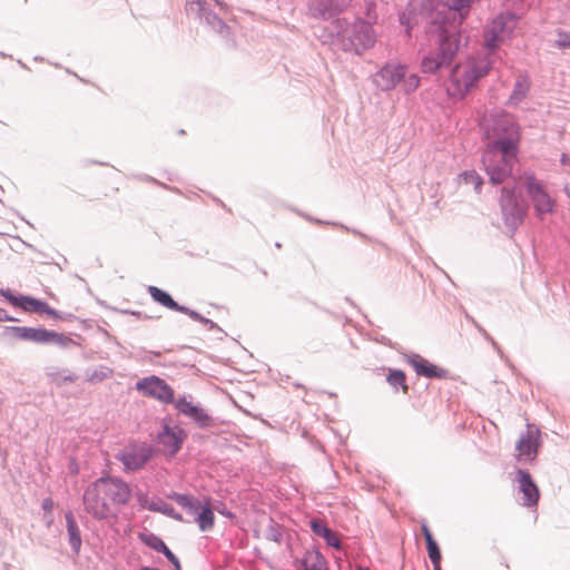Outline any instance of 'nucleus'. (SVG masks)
I'll return each mask as SVG.
<instances>
[{
  "label": "nucleus",
  "mask_w": 570,
  "mask_h": 570,
  "mask_svg": "<svg viewBox=\"0 0 570 570\" xmlns=\"http://www.w3.org/2000/svg\"><path fill=\"white\" fill-rule=\"evenodd\" d=\"M131 498L130 487L117 478H100L83 493V504L88 513L97 519L114 515L118 508Z\"/></svg>",
  "instance_id": "nucleus-1"
},
{
  "label": "nucleus",
  "mask_w": 570,
  "mask_h": 570,
  "mask_svg": "<svg viewBox=\"0 0 570 570\" xmlns=\"http://www.w3.org/2000/svg\"><path fill=\"white\" fill-rule=\"evenodd\" d=\"M483 128L489 140L488 150L502 151L503 160H509L518 151L521 139L520 127L515 119L508 114L492 115L483 121Z\"/></svg>",
  "instance_id": "nucleus-2"
},
{
  "label": "nucleus",
  "mask_w": 570,
  "mask_h": 570,
  "mask_svg": "<svg viewBox=\"0 0 570 570\" xmlns=\"http://www.w3.org/2000/svg\"><path fill=\"white\" fill-rule=\"evenodd\" d=\"M429 32L431 37L435 38L438 49L435 53L422 59L421 70L425 73H433L448 66L456 56L460 49L461 35L454 26H445L442 22H434Z\"/></svg>",
  "instance_id": "nucleus-3"
},
{
  "label": "nucleus",
  "mask_w": 570,
  "mask_h": 570,
  "mask_svg": "<svg viewBox=\"0 0 570 570\" xmlns=\"http://www.w3.org/2000/svg\"><path fill=\"white\" fill-rule=\"evenodd\" d=\"M489 70L490 63L485 59L466 58L452 69L448 92L454 98H463Z\"/></svg>",
  "instance_id": "nucleus-4"
},
{
  "label": "nucleus",
  "mask_w": 570,
  "mask_h": 570,
  "mask_svg": "<svg viewBox=\"0 0 570 570\" xmlns=\"http://www.w3.org/2000/svg\"><path fill=\"white\" fill-rule=\"evenodd\" d=\"M517 27V18L511 13H501L494 18L484 31V45L488 49L499 48L510 38Z\"/></svg>",
  "instance_id": "nucleus-5"
},
{
  "label": "nucleus",
  "mask_w": 570,
  "mask_h": 570,
  "mask_svg": "<svg viewBox=\"0 0 570 570\" xmlns=\"http://www.w3.org/2000/svg\"><path fill=\"white\" fill-rule=\"evenodd\" d=\"M517 153L509 160H503L502 151L487 150L483 156V164L487 173L490 176V180L493 184H501L511 174L512 166L517 159Z\"/></svg>",
  "instance_id": "nucleus-6"
},
{
  "label": "nucleus",
  "mask_w": 570,
  "mask_h": 570,
  "mask_svg": "<svg viewBox=\"0 0 570 570\" xmlns=\"http://www.w3.org/2000/svg\"><path fill=\"white\" fill-rule=\"evenodd\" d=\"M525 186L532 199L533 207L538 216L551 214L554 210L556 203L546 191L542 184L532 176H525Z\"/></svg>",
  "instance_id": "nucleus-7"
},
{
  "label": "nucleus",
  "mask_w": 570,
  "mask_h": 570,
  "mask_svg": "<svg viewBox=\"0 0 570 570\" xmlns=\"http://www.w3.org/2000/svg\"><path fill=\"white\" fill-rule=\"evenodd\" d=\"M540 448V430L534 425H528L515 444L517 459L519 461H533Z\"/></svg>",
  "instance_id": "nucleus-8"
},
{
  "label": "nucleus",
  "mask_w": 570,
  "mask_h": 570,
  "mask_svg": "<svg viewBox=\"0 0 570 570\" xmlns=\"http://www.w3.org/2000/svg\"><path fill=\"white\" fill-rule=\"evenodd\" d=\"M136 387L145 395L157 399L164 403H170L174 400V390L164 380L157 376L140 380Z\"/></svg>",
  "instance_id": "nucleus-9"
},
{
  "label": "nucleus",
  "mask_w": 570,
  "mask_h": 570,
  "mask_svg": "<svg viewBox=\"0 0 570 570\" xmlns=\"http://www.w3.org/2000/svg\"><path fill=\"white\" fill-rule=\"evenodd\" d=\"M151 454V448L142 443L126 448L118 458L124 463L127 471H136L141 469L150 460Z\"/></svg>",
  "instance_id": "nucleus-10"
},
{
  "label": "nucleus",
  "mask_w": 570,
  "mask_h": 570,
  "mask_svg": "<svg viewBox=\"0 0 570 570\" xmlns=\"http://www.w3.org/2000/svg\"><path fill=\"white\" fill-rule=\"evenodd\" d=\"M186 432L178 425H165L158 434V443L163 446L164 453L174 456L186 440Z\"/></svg>",
  "instance_id": "nucleus-11"
},
{
  "label": "nucleus",
  "mask_w": 570,
  "mask_h": 570,
  "mask_svg": "<svg viewBox=\"0 0 570 570\" xmlns=\"http://www.w3.org/2000/svg\"><path fill=\"white\" fill-rule=\"evenodd\" d=\"M178 503L187 508L189 512L196 514L195 521L202 531L210 530L214 527L215 515L209 504L202 505L199 502H193L185 495H179Z\"/></svg>",
  "instance_id": "nucleus-12"
},
{
  "label": "nucleus",
  "mask_w": 570,
  "mask_h": 570,
  "mask_svg": "<svg viewBox=\"0 0 570 570\" xmlns=\"http://www.w3.org/2000/svg\"><path fill=\"white\" fill-rule=\"evenodd\" d=\"M16 336L36 343H58L63 344L65 337L61 334L45 328L16 327Z\"/></svg>",
  "instance_id": "nucleus-13"
},
{
  "label": "nucleus",
  "mask_w": 570,
  "mask_h": 570,
  "mask_svg": "<svg viewBox=\"0 0 570 570\" xmlns=\"http://www.w3.org/2000/svg\"><path fill=\"white\" fill-rule=\"evenodd\" d=\"M405 67L401 65H386L375 75V83L382 90H391L404 78Z\"/></svg>",
  "instance_id": "nucleus-14"
},
{
  "label": "nucleus",
  "mask_w": 570,
  "mask_h": 570,
  "mask_svg": "<svg viewBox=\"0 0 570 570\" xmlns=\"http://www.w3.org/2000/svg\"><path fill=\"white\" fill-rule=\"evenodd\" d=\"M517 481L519 483V489L523 494V505H537L540 499V491L532 480L530 473L524 470H518Z\"/></svg>",
  "instance_id": "nucleus-15"
},
{
  "label": "nucleus",
  "mask_w": 570,
  "mask_h": 570,
  "mask_svg": "<svg viewBox=\"0 0 570 570\" xmlns=\"http://www.w3.org/2000/svg\"><path fill=\"white\" fill-rule=\"evenodd\" d=\"M176 409L184 415L190 417L200 428L210 425L212 420L208 414L191 401L180 399L176 403Z\"/></svg>",
  "instance_id": "nucleus-16"
},
{
  "label": "nucleus",
  "mask_w": 570,
  "mask_h": 570,
  "mask_svg": "<svg viewBox=\"0 0 570 570\" xmlns=\"http://www.w3.org/2000/svg\"><path fill=\"white\" fill-rule=\"evenodd\" d=\"M352 41L356 49L366 50L372 48L376 41L373 27L364 21L356 23Z\"/></svg>",
  "instance_id": "nucleus-17"
},
{
  "label": "nucleus",
  "mask_w": 570,
  "mask_h": 570,
  "mask_svg": "<svg viewBox=\"0 0 570 570\" xmlns=\"http://www.w3.org/2000/svg\"><path fill=\"white\" fill-rule=\"evenodd\" d=\"M411 366L414 368L417 375L428 379H444L448 375V371L430 363L420 356L410 360Z\"/></svg>",
  "instance_id": "nucleus-18"
},
{
  "label": "nucleus",
  "mask_w": 570,
  "mask_h": 570,
  "mask_svg": "<svg viewBox=\"0 0 570 570\" xmlns=\"http://www.w3.org/2000/svg\"><path fill=\"white\" fill-rule=\"evenodd\" d=\"M14 306L21 307L26 312H35L39 314H47L57 316V313L47 303L30 296L14 297L12 301Z\"/></svg>",
  "instance_id": "nucleus-19"
},
{
  "label": "nucleus",
  "mask_w": 570,
  "mask_h": 570,
  "mask_svg": "<svg viewBox=\"0 0 570 570\" xmlns=\"http://www.w3.org/2000/svg\"><path fill=\"white\" fill-rule=\"evenodd\" d=\"M421 531L424 535V539L426 542L428 554H429V558L434 567V570H441V559H442L441 551H440V548H439L436 541L434 540V538L432 535V532H431L429 525L425 522H423L421 524Z\"/></svg>",
  "instance_id": "nucleus-20"
},
{
  "label": "nucleus",
  "mask_w": 570,
  "mask_h": 570,
  "mask_svg": "<svg viewBox=\"0 0 570 570\" xmlns=\"http://www.w3.org/2000/svg\"><path fill=\"white\" fill-rule=\"evenodd\" d=\"M313 532L322 537L326 543L333 548L340 549L341 542L336 533L332 531L323 521L314 519L311 521Z\"/></svg>",
  "instance_id": "nucleus-21"
},
{
  "label": "nucleus",
  "mask_w": 570,
  "mask_h": 570,
  "mask_svg": "<svg viewBox=\"0 0 570 570\" xmlns=\"http://www.w3.org/2000/svg\"><path fill=\"white\" fill-rule=\"evenodd\" d=\"M303 570H328L327 562L317 550H308L301 560Z\"/></svg>",
  "instance_id": "nucleus-22"
},
{
  "label": "nucleus",
  "mask_w": 570,
  "mask_h": 570,
  "mask_svg": "<svg viewBox=\"0 0 570 570\" xmlns=\"http://www.w3.org/2000/svg\"><path fill=\"white\" fill-rule=\"evenodd\" d=\"M148 293L154 298V301H156L157 303H159L160 305H163L169 309L184 312V313L187 312V308L179 306L167 292H165L156 286H149Z\"/></svg>",
  "instance_id": "nucleus-23"
},
{
  "label": "nucleus",
  "mask_w": 570,
  "mask_h": 570,
  "mask_svg": "<svg viewBox=\"0 0 570 570\" xmlns=\"http://www.w3.org/2000/svg\"><path fill=\"white\" fill-rule=\"evenodd\" d=\"M140 505L145 509H148L150 511L161 512L164 514H167L169 517H173L177 520H181V517L178 514H175V510L173 507L168 505L167 503H164L161 501H148L147 497L141 495L139 497Z\"/></svg>",
  "instance_id": "nucleus-24"
},
{
  "label": "nucleus",
  "mask_w": 570,
  "mask_h": 570,
  "mask_svg": "<svg viewBox=\"0 0 570 570\" xmlns=\"http://www.w3.org/2000/svg\"><path fill=\"white\" fill-rule=\"evenodd\" d=\"M67 531L72 550L78 553L81 547L80 531L71 512L66 514Z\"/></svg>",
  "instance_id": "nucleus-25"
},
{
  "label": "nucleus",
  "mask_w": 570,
  "mask_h": 570,
  "mask_svg": "<svg viewBox=\"0 0 570 570\" xmlns=\"http://www.w3.org/2000/svg\"><path fill=\"white\" fill-rule=\"evenodd\" d=\"M530 89V81L525 77H520L513 88V91L510 96V102L512 105L520 104L527 96Z\"/></svg>",
  "instance_id": "nucleus-26"
},
{
  "label": "nucleus",
  "mask_w": 570,
  "mask_h": 570,
  "mask_svg": "<svg viewBox=\"0 0 570 570\" xmlns=\"http://www.w3.org/2000/svg\"><path fill=\"white\" fill-rule=\"evenodd\" d=\"M473 2H474V0H445V4L449 7V9L459 12V14H460L459 23L460 24L468 17L471 4Z\"/></svg>",
  "instance_id": "nucleus-27"
},
{
  "label": "nucleus",
  "mask_w": 570,
  "mask_h": 570,
  "mask_svg": "<svg viewBox=\"0 0 570 570\" xmlns=\"http://www.w3.org/2000/svg\"><path fill=\"white\" fill-rule=\"evenodd\" d=\"M387 382L393 386V387H397V386H401L402 389V392L404 394L407 393L409 391V386L406 384V376H405V373L403 371H400V370H391L389 375H387Z\"/></svg>",
  "instance_id": "nucleus-28"
},
{
  "label": "nucleus",
  "mask_w": 570,
  "mask_h": 570,
  "mask_svg": "<svg viewBox=\"0 0 570 570\" xmlns=\"http://www.w3.org/2000/svg\"><path fill=\"white\" fill-rule=\"evenodd\" d=\"M501 206H502V210L507 215L514 216L518 213L517 205L513 200V196L505 188L503 189V197L501 200Z\"/></svg>",
  "instance_id": "nucleus-29"
},
{
  "label": "nucleus",
  "mask_w": 570,
  "mask_h": 570,
  "mask_svg": "<svg viewBox=\"0 0 570 570\" xmlns=\"http://www.w3.org/2000/svg\"><path fill=\"white\" fill-rule=\"evenodd\" d=\"M141 540L150 548H153L154 550L158 551V552H165L168 547L165 544V542L154 535V534H149V535H141Z\"/></svg>",
  "instance_id": "nucleus-30"
},
{
  "label": "nucleus",
  "mask_w": 570,
  "mask_h": 570,
  "mask_svg": "<svg viewBox=\"0 0 570 570\" xmlns=\"http://www.w3.org/2000/svg\"><path fill=\"white\" fill-rule=\"evenodd\" d=\"M402 87L405 92L414 91L419 85L420 79L415 73H411L406 76V72L404 73V78H402Z\"/></svg>",
  "instance_id": "nucleus-31"
},
{
  "label": "nucleus",
  "mask_w": 570,
  "mask_h": 570,
  "mask_svg": "<svg viewBox=\"0 0 570 570\" xmlns=\"http://www.w3.org/2000/svg\"><path fill=\"white\" fill-rule=\"evenodd\" d=\"M462 179L466 184H473L475 187V190L479 191L482 185V180L480 176L475 171H466L462 176Z\"/></svg>",
  "instance_id": "nucleus-32"
},
{
  "label": "nucleus",
  "mask_w": 570,
  "mask_h": 570,
  "mask_svg": "<svg viewBox=\"0 0 570 570\" xmlns=\"http://www.w3.org/2000/svg\"><path fill=\"white\" fill-rule=\"evenodd\" d=\"M556 45L558 48H561V49L570 48V31L559 32L558 39L556 40Z\"/></svg>",
  "instance_id": "nucleus-33"
},
{
  "label": "nucleus",
  "mask_w": 570,
  "mask_h": 570,
  "mask_svg": "<svg viewBox=\"0 0 570 570\" xmlns=\"http://www.w3.org/2000/svg\"><path fill=\"white\" fill-rule=\"evenodd\" d=\"M164 554L167 557V559L175 566V569L176 570H180V563L177 559V557L169 550L167 549Z\"/></svg>",
  "instance_id": "nucleus-34"
},
{
  "label": "nucleus",
  "mask_w": 570,
  "mask_h": 570,
  "mask_svg": "<svg viewBox=\"0 0 570 570\" xmlns=\"http://www.w3.org/2000/svg\"><path fill=\"white\" fill-rule=\"evenodd\" d=\"M42 509L49 514H51L53 510V501L50 498L45 499L42 501Z\"/></svg>",
  "instance_id": "nucleus-35"
},
{
  "label": "nucleus",
  "mask_w": 570,
  "mask_h": 570,
  "mask_svg": "<svg viewBox=\"0 0 570 570\" xmlns=\"http://www.w3.org/2000/svg\"><path fill=\"white\" fill-rule=\"evenodd\" d=\"M561 164L563 166H570V156H568L567 154H563L561 157Z\"/></svg>",
  "instance_id": "nucleus-36"
},
{
  "label": "nucleus",
  "mask_w": 570,
  "mask_h": 570,
  "mask_svg": "<svg viewBox=\"0 0 570 570\" xmlns=\"http://www.w3.org/2000/svg\"><path fill=\"white\" fill-rule=\"evenodd\" d=\"M360 570H370V569H367V568L362 569V568H361Z\"/></svg>",
  "instance_id": "nucleus-37"
}]
</instances>
